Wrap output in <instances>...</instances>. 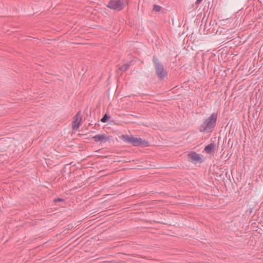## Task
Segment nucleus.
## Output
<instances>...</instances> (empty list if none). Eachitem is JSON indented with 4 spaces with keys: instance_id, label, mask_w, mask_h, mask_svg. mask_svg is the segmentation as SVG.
Masks as SVG:
<instances>
[{
    "instance_id": "obj_1",
    "label": "nucleus",
    "mask_w": 263,
    "mask_h": 263,
    "mask_svg": "<svg viewBox=\"0 0 263 263\" xmlns=\"http://www.w3.org/2000/svg\"><path fill=\"white\" fill-rule=\"evenodd\" d=\"M218 115L217 112H213L208 117L199 127L200 132L208 133L212 132L216 125Z\"/></svg>"
},
{
    "instance_id": "obj_2",
    "label": "nucleus",
    "mask_w": 263,
    "mask_h": 263,
    "mask_svg": "<svg viewBox=\"0 0 263 263\" xmlns=\"http://www.w3.org/2000/svg\"><path fill=\"white\" fill-rule=\"evenodd\" d=\"M152 61L157 77L161 80H163L166 78L168 75L167 70L156 55L153 57Z\"/></svg>"
},
{
    "instance_id": "obj_3",
    "label": "nucleus",
    "mask_w": 263,
    "mask_h": 263,
    "mask_svg": "<svg viewBox=\"0 0 263 263\" xmlns=\"http://www.w3.org/2000/svg\"><path fill=\"white\" fill-rule=\"evenodd\" d=\"M125 3L122 0H110L107 7L114 10H121L124 7Z\"/></svg>"
},
{
    "instance_id": "obj_4",
    "label": "nucleus",
    "mask_w": 263,
    "mask_h": 263,
    "mask_svg": "<svg viewBox=\"0 0 263 263\" xmlns=\"http://www.w3.org/2000/svg\"><path fill=\"white\" fill-rule=\"evenodd\" d=\"M133 146L140 147H147L149 146L148 141L142 139L141 138H137L133 136Z\"/></svg>"
},
{
    "instance_id": "obj_5",
    "label": "nucleus",
    "mask_w": 263,
    "mask_h": 263,
    "mask_svg": "<svg viewBox=\"0 0 263 263\" xmlns=\"http://www.w3.org/2000/svg\"><path fill=\"white\" fill-rule=\"evenodd\" d=\"M187 157L189 161L192 163H202L203 161L201 155L195 152H191L187 155Z\"/></svg>"
},
{
    "instance_id": "obj_6",
    "label": "nucleus",
    "mask_w": 263,
    "mask_h": 263,
    "mask_svg": "<svg viewBox=\"0 0 263 263\" xmlns=\"http://www.w3.org/2000/svg\"><path fill=\"white\" fill-rule=\"evenodd\" d=\"M82 120V117L79 113H78L74 118L72 122V128L73 130H77L79 128Z\"/></svg>"
},
{
    "instance_id": "obj_7",
    "label": "nucleus",
    "mask_w": 263,
    "mask_h": 263,
    "mask_svg": "<svg viewBox=\"0 0 263 263\" xmlns=\"http://www.w3.org/2000/svg\"><path fill=\"white\" fill-rule=\"evenodd\" d=\"M216 145L213 143H211L205 146L204 151L209 154L214 155L215 152Z\"/></svg>"
},
{
    "instance_id": "obj_8",
    "label": "nucleus",
    "mask_w": 263,
    "mask_h": 263,
    "mask_svg": "<svg viewBox=\"0 0 263 263\" xmlns=\"http://www.w3.org/2000/svg\"><path fill=\"white\" fill-rule=\"evenodd\" d=\"M96 142H103L107 141L108 138L105 134H98L92 137Z\"/></svg>"
},
{
    "instance_id": "obj_9",
    "label": "nucleus",
    "mask_w": 263,
    "mask_h": 263,
    "mask_svg": "<svg viewBox=\"0 0 263 263\" xmlns=\"http://www.w3.org/2000/svg\"><path fill=\"white\" fill-rule=\"evenodd\" d=\"M147 167L145 166L144 162H141L140 164L136 165V163H133V170H144L147 168Z\"/></svg>"
},
{
    "instance_id": "obj_10",
    "label": "nucleus",
    "mask_w": 263,
    "mask_h": 263,
    "mask_svg": "<svg viewBox=\"0 0 263 263\" xmlns=\"http://www.w3.org/2000/svg\"><path fill=\"white\" fill-rule=\"evenodd\" d=\"M161 9H162V7L158 5H154L153 6V11H154L155 12H158L161 11Z\"/></svg>"
},
{
    "instance_id": "obj_11",
    "label": "nucleus",
    "mask_w": 263,
    "mask_h": 263,
    "mask_svg": "<svg viewBox=\"0 0 263 263\" xmlns=\"http://www.w3.org/2000/svg\"><path fill=\"white\" fill-rule=\"evenodd\" d=\"M129 65L124 64L121 67L120 69L122 71H126L128 68H129Z\"/></svg>"
},
{
    "instance_id": "obj_12",
    "label": "nucleus",
    "mask_w": 263,
    "mask_h": 263,
    "mask_svg": "<svg viewBox=\"0 0 263 263\" xmlns=\"http://www.w3.org/2000/svg\"><path fill=\"white\" fill-rule=\"evenodd\" d=\"M108 119V117L107 116V115H105L104 116V117L102 118L101 121L102 122H105Z\"/></svg>"
},
{
    "instance_id": "obj_13",
    "label": "nucleus",
    "mask_w": 263,
    "mask_h": 263,
    "mask_svg": "<svg viewBox=\"0 0 263 263\" xmlns=\"http://www.w3.org/2000/svg\"><path fill=\"white\" fill-rule=\"evenodd\" d=\"M139 258V257H138L137 256H134L133 255V261H137V262L139 261V260L138 259Z\"/></svg>"
},
{
    "instance_id": "obj_14",
    "label": "nucleus",
    "mask_w": 263,
    "mask_h": 263,
    "mask_svg": "<svg viewBox=\"0 0 263 263\" xmlns=\"http://www.w3.org/2000/svg\"><path fill=\"white\" fill-rule=\"evenodd\" d=\"M202 1V0H197L195 3V4L197 5H198L201 3Z\"/></svg>"
},
{
    "instance_id": "obj_15",
    "label": "nucleus",
    "mask_w": 263,
    "mask_h": 263,
    "mask_svg": "<svg viewBox=\"0 0 263 263\" xmlns=\"http://www.w3.org/2000/svg\"><path fill=\"white\" fill-rule=\"evenodd\" d=\"M136 213H133V218L136 215Z\"/></svg>"
},
{
    "instance_id": "obj_16",
    "label": "nucleus",
    "mask_w": 263,
    "mask_h": 263,
    "mask_svg": "<svg viewBox=\"0 0 263 263\" xmlns=\"http://www.w3.org/2000/svg\"><path fill=\"white\" fill-rule=\"evenodd\" d=\"M136 205H137V204H135V203H134V204H133V208H134V206H136Z\"/></svg>"
},
{
    "instance_id": "obj_17",
    "label": "nucleus",
    "mask_w": 263,
    "mask_h": 263,
    "mask_svg": "<svg viewBox=\"0 0 263 263\" xmlns=\"http://www.w3.org/2000/svg\"><path fill=\"white\" fill-rule=\"evenodd\" d=\"M57 200H58V201H61L62 200H61V199H59H59H57Z\"/></svg>"
},
{
    "instance_id": "obj_18",
    "label": "nucleus",
    "mask_w": 263,
    "mask_h": 263,
    "mask_svg": "<svg viewBox=\"0 0 263 263\" xmlns=\"http://www.w3.org/2000/svg\"><path fill=\"white\" fill-rule=\"evenodd\" d=\"M230 140H231V139H230L229 140L228 143H229V142H230Z\"/></svg>"
},
{
    "instance_id": "obj_19",
    "label": "nucleus",
    "mask_w": 263,
    "mask_h": 263,
    "mask_svg": "<svg viewBox=\"0 0 263 263\" xmlns=\"http://www.w3.org/2000/svg\"><path fill=\"white\" fill-rule=\"evenodd\" d=\"M135 160H132V162H135Z\"/></svg>"
},
{
    "instance_id": "obj_20",
    "label": "nucleus",
    "mask_w": 263,
    "mask_h": 263,
    "mask_svg": "<svg viewBox=\"0 0 263 263\" xmlns=\"http://www.w3.org/2000/svg\"><path fill=\"white\" fill-rule=\"evenodd\" d=\"M135 123V122H134V121H133V122H132V123H133V124H134V123Z\"/></svg>"
}]
</instances>
